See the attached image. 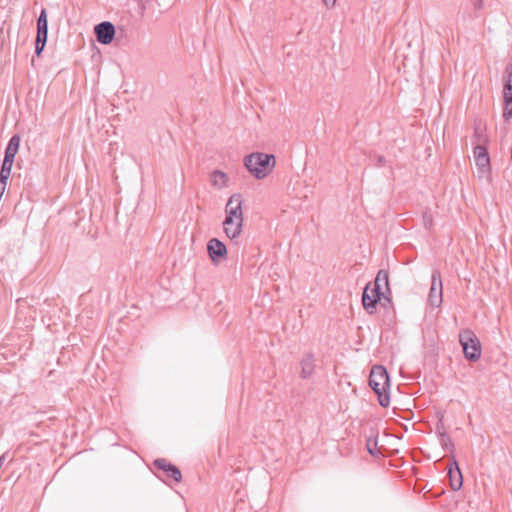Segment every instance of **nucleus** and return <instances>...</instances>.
Listing matches in <instances>:
<instances>
[{
  "label": "nucleus",
  "mask_w": 512,
  "mask_h": 512,
  "mask_svg": "<svg viewBox=\"0 0 512 512\" xmlns=\"http://www.w3.org/2000/svg\"><path fill=\"white\" fill-rule=\"evenodd\" d=\"M228 176L225 172L220 170H214L211 174V183L217 189H221L227 186Z\"/></svg>",
  "instance_id": "f3484780"
},
{
  "label": "nucleus",
  "mask_w": 512,
  "mask_h": 512,
  "mask_svg": "<svg viewBox=\"0 0 512 512\" xmlns=\"http://www.w3.org/2000/svg\"><path fill=\"white\" fill-rule=\"evenodd\" d=\"M459 342L467 360L475 362L480 359L481 343L473 331L466 329L460 332Z\"/></svg>",
  "instance_id": "7ed1b4c3"
},
{
  "label": "nucleus",
  "mask_w": 512,
  "mask_h": 512,
  "mask_svg": "<svg viewBox=\"0 0 512 512\" xmlns=\"http://www.w3.org/2000/svg\"><path fill=\"white\" fill-rule=\"evenodd\" d=\"M3 460H4V457H3V456H1V457H0V469L2 468Z\"/></svg>",
  "instance_id": "cd10ccee"
},
{
  "label": "nucleus",
  "mask_w": 512,
  "mask_h": 512,
  "mask_svg": "<svg viewBox=\"0 0 512 512\" xmlns=\"http://www.w3.org/2000/svg\"><path fill=\"white\" fill-rule=\"evenodd\" d=\"M378 162H379L380 164H382V163L384 162V157H383V156H380V157L378 158Z\"/></svg>",
  "instance_id": "bb28decb"
},
{
  "label": "nucleus",
  "mask_w": 512,
  "mask_h": 512,
  "mask_svg": "<svg viewBox=\"0 0 512 512\" xmlns=\"http://www.w3.org/2000/svg\"><path fill=\"white\" fill-rule=\"evenodd\" d=\"M243 163L254 178L261 180L273 171L276 160L273 154L253 152L244 157Z\"/></svg>",
  "instance_id": "f257e3e1"
},
{
  "label": "nucleus",
  "mask_w": 512,
  "mask_h": 512,
  "mask_svg": "<svg viewBox=\"0 0 512 512\" xmlns=\"http://www.w3.org/2000/svg\"><path fill=\"white\" fill-rule=\"evenodd\" d=\"M301 378L307 379L309 378L315 369L314 365V356L312 354H307L303 359L301 360Z\"/></svg>",
  "instance_id": "2eb2a0df"
},
{
  "label": "nucleus",
  "mask_w": 512,
  "mask_h": 512,
  "mask_svg": "<svg viewBox=\"0 0 512 512\" xmlns=\"http://www.w3.org/2000/svg\"><path fill=\"white\" fill-rule=\"evenodd\" d=\"M154 465H155L158 469L163 470V471H164V472H166V473H167V472H169V471L172 469V467H173V465H172V464H170L169 462H167L165 459H159V460H156V461L154 462Z\"/></svg>",
  "instance_id": "412c9836"
},
{
  "label": "nucleus",
  "mask_w": 512,
  "mask_h": 512,
  "mask_svg": "<svg viewBox=\"0 0 512 512\" xmlns=\"http://www.w3.org/2000/svg\"><path fill=\"white\" fill-rule=\"evenodd\" d=\"M48 34V20L46 10H42L37 22V36L35 52L39 56L43 51Z\"/></svg>",
  "instance_id": "423d86ee"
},
{
  "label": "nucleus",
  "mask_w": 512,
  "mask_h": 512,
  "mask_svg": "<svg viewBox=\"0 0 512 512\" xmlns=\"http://www.w3.org/2000/svg\"><path fill=\"white\" fill-rule=\"evenodd\" d=\"M439 441L444 450L450 451L451 453L453 452L454 444L447 432L442 433V438H439Z\"/></svg>",
  "instance_id": "aec40b11"
},
{
  "label": "nucleus",
  "mask_w": 512,
  "mask_h": 512,
  "mask_svg": "<svg viewBox=\"0 0 512 512\" xmlns=\"http://www.w3.org/2000/svg\"><path fill=\"white\" fill-rule=\"evenodd\" d=\"M436 432L439 438H442V433L446 432L444 423H443V416L439 419V421L436 424Z\"/></svg>",
  "instance_id": "5701e85b"
},
{
  "label": "nucleus",
  "mask_w": 512,
  "mask_h": 512,
  "mask_svg": "<svg viewBox=\"0 0 512 512\" xmlns=\"http://www.w3.org/2000/svg\"><path fill=\"white\" fill-rule=\"evenodd\" d=\"M373 288L375 289V291H378L379 293H383V294H384L383 290H387V291L390 290L389 289V275L386 270L378 271L375 281H374Z\"/></svg>",
  "instance_id": "4468645a"
},
{
  "label": "nucleus",
  "mask_w": 512,
  "mask_h": 512,
  "mask_svg": "<svg viewBox=\"0 0 512 512\" xmlns=\"http://www.w3.org/2000/svg\"><path fill=\"white\" fill-rule=\"evenodd\" d=\"M243 222L244 221H242L240 219H230V218L224 219L223 229H224L226 236L230 240H235L240 236V234L242 232Z\"/></svg>",
  "instance_id": "ddd939ff"
},
{
  "label": "nucleus",
  "mask_w": 512,
  "mask_h": 512,
  "mask_svg": "<svg viewBox=\"0 0 512 512\" xmlns=\"http://www.w3.org/2000/svg\"><path fill=\"white\" fill-rule=\"evenodd\" d=\"M242 204L243 199L241 194L235 193L231 195L225 206V218L240 219L244 221Z\"/></svg>",
  "instance_id": "0eeeda50"
},
{
  "label": "nucleus",
  "mask_w": 512,
  "mask_h": 512,
  "mask_svg": "<svg viewBox=\"0 0 512 512\" xmlns=\"http://www.w3.org/2000/svg\"><path fill=\"white\" fill-rule=\"evenodd\" d=\"M448 477L451 489L459 491L463 486V475L454 454H451V462L448 465Z\"/></svg>",
  "instance_id": "6e6552de"
},
{
  "label": "nucleus",
  "mask_w": 512,
  "mask_h": 512,
  "mask_svg": "<svg viewBox=\"0 0 512 512\" xmlns=\"http://www.w3.org/2000/svg\"><path fill=\"white\" fill-rule=\"evenodd\" d=\"M443 302V283L441 273L434 269L431 274V287L428 294V303L430 306L438 308Z\"/></svg>",
  "instance_id": "39448f33"
},
{
  "label": "nucleus",
  "mask_w": 512,
  "mask_h": 512,
  "mask_svg": "<svg viewBox=\"0 0 512 512\" xmlns=\"http://www.w3.org/2000/svg\"><path fill=\"white\" fill-rule=\"evenodd\" d=\"M20 146V137L18 135H14L6 148L4 160H10L14 162V158L19 150Z\"/></svg>",
  "instance_id": "dca6fc26"
},
{
  "label": "nucleus",
  "mask_w": 512,
  "mask_h": 512,
  "mask_svg": "<svg viewBox=\"0 0 512 512\" xmlns=\"http://www.w3.org/2000/svg\"><path fill=\"white\" fill-rule=\"evenodd\" d=\"M483 0H473V6L475 9L480 10L483 7Z\"/></svg>",
  "instance_id": "393cba45"
},
{
  "label": "nucleus",
  "mask_w": 512,
  "mask_h": 512,
  "mask_svg": "<svg viewBox=\"0 0 512 512\" xmlns=\"http://www.w3.org/2000/svg\"><path fill=\"white\" fill-rule=\"evenodd\" d=\"M503 118L509 121L512 118V64H508L503 74Z\"/></svg>",
  "instance_id": "20e7f679"
},
{
  "label": "nucleus",
  "mask_w": 512,
  "mask_h": 512,
  "mask_svg": "<svg viewBox=\"0 0 512 512\" xmlns=\"http://www.w3.org/2000/svg\"><path fill=\"white\" fill-rule=\"evenodd\" d=\"M14 162H11L10 160H4L2 164V168L0 171V179L4 181H8V178L10 177L12 166Z\"/></svg>",
  "instance_id": "6ab92c4d"
},
{
  "label": "nucleus",
  "mask_w": 512,
  "mask_h": 512,
  "mask_svg": "<svg viewBox=\"0 0 512 512\" xmlns=\"http://www.w3.org/2000/svg\"><path fill=\"white\" fill-rule=\"evenodd\" d=\"M474 158L476 165L483 174L490 172V157L487 148L482 145H476L474 148Z\"/></svg>",
  "instance_id": "f8f14e48"
},
{
  "label": "nucleus",
  "mask_w": 512,
  "mask_h": 512,
  "mask_svg": "<svg viewBox=\"0 0 512 512\" xmlns=\"http://www.w3.org/2000/svg\"><path fill=\"white\" fill-rule=\"evenodd\" d=\"M381 296H383V293H379L375 291L374 288H371V283L367 284L362 294V305L364 309L370 314L373 313Z\"/></svg>",
  "instance_id": "1a4fd4ad"
},
{
  "label": "nucleus",
  "mask_w": 512,
  "mask_h": 512,
  "mask_svg": "<svg viewBox=\"0 0 512 512\" xmlns=\"http://www.w3.org/2000/svg\"><path fill=\"white\" fill-rule=\"evenodd\" d=\"M207 251L213 263H218L220 259L225 258L227 255L226 245L218 238H212L208 241Z\"/></svg>",
  "instance_id": "9d476101"
},
{
  "label": "nucleus",
  "mask_w": 512,
  "mask_h": 512,
  "mask_svg": "<svg viewBox=\"0 0 512 512\" xmlns=\"http://www.w3.org/2000/svg\"><path fill=\"white\" fill-rule=\"evenodd\" d=\"M327 8H332L336 4V0H322Z\"/></svg>",
  "instance_id": "a878e982"
},
{
  "label": "nucleus",
  "mask_w": 512,
  "mask_h": 512,
  "mask_svg": "<svg viewBox=\"0 0 512 512\" xmlns=\"http://www.w3.org/2000/svg\"><path fill=\"white\" fill-rule=\"evenodd\" d=\"M423 222H424L425 228L430 229L432 226V216L428 213H424Z\"/></svg>",
  "instance_id": "b1692460"
},
{
  "label": "nucleus",
  "mask_w": 512,
  "mask_h": 512,
  "mask_svg": "<svg viewBox=\"0 0 512 512\" xmlns=\"http://www.w3.org/2000/svg\"><path fill=\"white\" fill-rule=\"evenodd\" d=\"M95 34L98 42L102 44H110L115 35V28L110 22H102L95 26Z\"/></svg>",
  "instance_id": "9b49d317"
},
{
  "label": "nucleus",
  "mask_w": 512,
  "mask_h": 512,
  "mask_svg": "<svg viewBox=\"0 0 512 512\" xmlns=\"http://www.w3.org/2000/svg\"><path fill=\"white\" fill-rule=\"evenodd\" d=\"M167 476L173 478L176 482H179L181 479V473L179 469L175 466L172 467V469L167 472Z\"/></svg>",
  "instance_id": "4be33fe9"
},
{
  "label": "nucleus",
  "mask_w": 512,
  "mask_h": 512,
  "mask_svg": "<svg viewBox=\"0 0 512 512\" xmlns=\"http://www.w3.org/2000/svg\"><path fill=\"white\" fill-rule=\"evenodd\" d=\"M378 441L376 436H370L366 441V448L370 455L378 456L380 455V451L377 448Z\"/></svg>",
  "instance_id": "a211bd4d"
},
{
  "label": "nucleus",
  "mask_w": 512,
  "mask_h": 512,
  "mask_svg": "<svg viewBox=\"0 0 512 512\" xmlns=\"http://www.w3.org/2000/svg\"><path fill=\"white\" fill-rule=\"evenodd\" d=\"M477 134H478V128L476 127L475 128V135H477Z\"/></svg>",
  "instance_id": "c85d7f7f"
},
{
  "label": "nucleus",
  "mask_w": 512,
  "mask_h": 512,
  "mask_svg": "<svg viewBox=\"0 0 512 512\" xmlns=\"http://www.w3.org/2000/svg\"><path fill=\"white\" fill-rule=\"evenodd\" d=\"M369 386L375 392L378 402L382 407L390 404V377L386 368L382 365H374L369 375Z\"/></svg>",
  "instance_id": "f03ea898"
}]
</instances>
